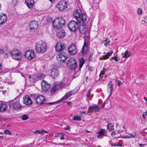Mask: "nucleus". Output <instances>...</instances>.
I'll return each mask as SVG.
<instances>
[{
	"label": "nucleus",
	"instance_id": "1",
	"mask_svg": "<svg viewBox=\"0 0 147 147\" xmlns=\"http://www.w3.org/2000/svg\"><path fill=\"white\" fill-rule=\"evenodd\" d=\"M47 47L45 42L40 40L36 42L35 44V50L39 54H42L46 52Z\"/></svg>",
	"mask_w": 147,
	"mask_h": 147
},
{
	"label": "nucleus",
	"instance_id": "2",
	"mask_svg": "<svg viewBox=\"0 0 147 147\" xmlns=\"http://www.w3.org/2000/svg\"><path fill=\"white\" fill-rule=\"evenodd\" d=\"M65 84L63 82H55L50 90L51 94L52 95L54 93L60 89L65 88Z\"/></svg>",
	"mask_w": 147,
	"mask_h": 147
},
{
	"label": "nucleus",
	"instance_id": "3",
	"mask_svg": "<svg viewBox=\"0 0 147 147\" xmlns=\"http://www.w3.org/2000/svg\"><path fill=\"white\" fill-rule=\"evenodd\" d=\"M12 58L16 61L20 60L22 56V53L19 50L13 49L9 52Z\"/></svg>",
	"mask_w": 147,
	"mask_h": 147
},
{
	"label": "nucleus",
	"instance_id": "4",
	"mask_svg": "<svg viewBox=\"0 0 147 147\" xmlns=\"http://www.w3.org/2000/svg\"><path fill=\"white\" fill-rule=\"evenodd\" d=\"M30 96L32 99L36 100V104L38 105L43 104L46 100L44 96L39 95L38 94H31Z\"/></svg>",
	"mask_w": 147,
	"mask_h": 147
},
{
	"label": "nucleus",
	"instance_id": "5",
	"mask_svg": "<svg viewBox=\"0 0 147 147\" xmlns=\"http://www.w3.org/2000/svg\"><path fill=\"white\" fill-rule=\"evenodd\" d=\"M65 24L64 20L61 18H56L53 22V27L57 29L63 27Z\"/></svg>",
	"mask_w": 147,
	"mask_h": 147
},
{
	"label": "nucleus",
	"instance_id": "6",
	"mask_svg": "<svg viewBox=\"0 0 147 147\" xmlns=\"http://www.w3.org/2000/svg\"><path fill=\"white\" fill-rule=\"evenodd\" d=\"M79 26V24L73 21L70 22L68 24V27L69 30L73 32H76L78 30Z\"/></svg>",
	"mask_w": 147,
	"mask_h": 147
},
{
	"label": "nucleus",
	"instance_id": "7",
	"mask_svg": "<svg viewBox=\"0 0 147 147\" xmlns=\"http://www.w3.org/2000/svg\"><path fill=\"white\" fill-rule=\"evenodd\" d=\"M67 66L71 70H74L77 67V63L76 60L70 58L67 61Z\"/></svg>",
	"mask_w": 147,
	"mask_h": 147
},
{
	"label": "nucleus",
	"instance_id": "8",
	"mask_svg": "<svg viewBox=\"0 0 147 147\" xmlns=\"http://www.w3.org/2000/svg\"><path fill=\"white\" fill-rule=\"evenodd\" d=\"M68 57V55L66 53L61 52L56 57L57 60L59 61L64 62L65 61Z\"/></svg>",
	"mask_w": 147,
	"mask_h": 147
},
{
	"label": "nucleus",
	"instance_id": "9",
	"mask_svg": "<svg viewBox=\"0 0 147 147\" xmlns=\"http://www.w3.org/2000/svg\"><path fill=\"white\" fill-rule=\"evenodd\" d=\"M27 72L28 70L26 69V72L24 74H21V76L25 78L26 80H28L31 83H32L38 80V79H37L36 78V77H32L29 74H27Z\"/></svg>",
	"mask_w": 147,
	"mask_h": 147
},
{
	"label": "nucleus",
	"instance_id": "10",
	"mask_svg": "<svg viewBox=\"0 0 147 147\" xmlns=\"http://www.w3.org/2000/svg\"><path fill=\"white\" fill-rule=\"evenodd\" d=\"M24 56L28 59L32 60L35 57L36 55L34 51L28 50L25 52Z\"/></svg>",
	"mask_w": 147,
	"mask_h": 147
},
{
	"label": "nucleus",
	"instance_id": "11",
	"mask_svg": "<svg viewBox=\"0 0 147 147\" xmlns=\"http://www.w3.org/2000/svg\"><path fill=\"white\" fill-rule=\"evenodd\" d=\"M41 84L42 90L43 93L46 92L50 89L51 85L47 81L43 80L41 82Z\"/></svg>",
	"mask_w": 147,
	"mask_h": 147
},
{
	"label": "nucleus",
	"instance_id": "12",
	"mask_svg": "<svg viewBox=\"0 0 147 147\" xmlns=\"http://www.w3.org/2000/svg\"><path fill=\"white\" fill-rule=\"evenodd\" d=\"M9 106L10 107H13L16 110H19L21 107V106L20 103L19 101L16 102L15 100H14L11 101Z\"/></svg>",
	"mask_w": 147,
	"mask_h": 147
},
{
	"label": "nucleus",
	"instance_id": "13",
	"mask_svg": "<svg viewBox=\"0 0 147 147\" xmlns=\"http://www.w3.org/2000/svg\"><path fill=\"white\" fill-rule=\"evenodd\" d=\"M68 50L69 53L71 55L76 54L78 51L76 45L74 44H71L69 46Z\"/></svg>",
	"mask_w": 147,
	"mask_h": 147
},
{
	"label": "nucleus",
	"instance_id": "14",
	"mask_svg": "<svg viewBox=\"0 0 147 147\" xmlns=\"http://www.w3.org/2000/svg\"><path fill=\"white\" fill-rule=\"evenodd\" d=\"M57 7L60 11H62L67 7V4L64 1H61L59 2L57 5Z\"/></svg>",
	"mask_w": 147,
	"mask_h": 147
},
{
	"label": "nucleus",
	"instance_id": "15",
	"mask_svg": "<svg viewBox=\"0 0 147 147\" xmlns=\"http://www.w3.org/2000/svg\"><path fill=\"white\" fill-rule=\"evenodd\" d=\"M81 13L82 11L80 9H77L74 11V17L79 23L81 22V19L80 17Z\"/></svg>",
	"mask_w": 147,
	"mask_h": 147
},
{
	"label": "nucleus",
	"instance_id": "16",
	"mask_svg": "<svg viewBox=\"0 0 147 147\" xmlns=\"http://www.w3.org/2000/svg\"><path fill=\"white\" fill-rule=\"evenodd\" d=\"M65 46L63 42H58L57 43L55 46V50L57 52H59L62 51L65 48Z\"/></svg>",
	"mask_w": 147,
	"mask_h": 147
},
{
	"label": "nucleus",
	"instance_id": "17",
	"mask_svg": "<svg viewBox=\"0 0 147 147\" xmlns=\"http://www.w3.org/2000/svg\"><path fill=\"white\" fill-rule=\"evenodd\" d=\"M100 107L96 104H93L92 105L89 106L88 109V113H90V111L91 112H99Z\"/></svg>",
	"mask_w": 147,
	"mask_h": 147
},
{
	"label": "nucleus",
	"instance_id": "18",
	"mask_svg": "<svg viewBox=\"0 0 147 147\" xmlns=\"http://www.w3.org/2000/svg\"><path fill=\"white\" fill-rule=\"evenodd\" d=\"M23 102L25 104L29 105H31L32 103V100H31L30 97L28 95H25L23 97Z\"/></svg>",
	"mask_w": 147,
	"mask_h": 147
},
{
	"label": "nucleus",
	"instance_id": "19",
	"mask_svg": "<svg viewBox=\"0 0 147 147\" xmlns=\"http://www.w3.org/2000/svg\"><path fill=\"white\" fill-rule=\"evenodd\" d=\"M79 31L81 34H84L86 35H89L88 31H86V28L84 25H80L79 26Z\"/></svg>",
	"mask_w": 147,
	"mask_h": 147
},
{
	"label": "nucleus",
	"instance_id": "20",
	"mask_svg": "<svg viewBox=\"0 0 147 147\" xmlns=\"http://www.w3.org/2000/svg\"><path fill=\"white\" fill-rule=\"evenodd\" d=\"M7 17L6 15L4 13H0V25L4 24L6 21Z\"/></svg>",
	"mask_w": 147,
	"mask_h": 147
},
{
	"label": "nucleus",
	"instance_id": "21",
	"mask_svg": "<svg viewBox=\"0 0 147 147\" xmlns=\"http://www.w3.org/2000/svg\"><path fill=\"white\" fill-rule=\"evenodd\" d=\"M29 26L31 30L36 29L38 26V22L35 21H32L30 24Z\"/></svg>",
	"mask_w": 147,
	"mask_h": 147
},
{
	"label": "nucleus",
	"instance_id": "22",
	"mask_svg": "<svg viewBox=\"0 0 147 147\" xmlns=\"http://www.w3.org/2000/svg\"><path fill=\"white\" fill-rule=\"evenodd\" d=\"M7 107V104L5 102L0 101V112H2L5 111Z\"/></svg>",
	"mask_w": 147,
	"mask_h": 147
},
{
	"label": "nucleus",
	"instance_id": "23",
	"mask_svg": "<svg viewBox=\"0 0 147 147\" xmlns=\"http://www.w3.org/2000/svg\"><path fill=\"white\" fill-rule=\"evenodd\" d=\"M106 131L105 129H101L98 132V135L97 136V137L98 138H102L104 136H106L105 135Z\"/></svg>",
	"mask_w": 147,
	"mask_h": 147
},
{
	"label": "nucleus",
	"instance_id": "24",
	"mask_svg": "<svg viewBox=\"0 0 147 147\" xmlns=\"http://www.w3.org/2000/svg\"><path fill=\"white\" fill-rule=\"evenodd\" d=\"M74 93H73V91L71 90L69 91L68 93L66 94L61 99L59 100V101H62L65 100L68 98L69 97L72 95Z\"/></svg>",
	"mask_w": 147,
	"mask_h": 147
},
{
	"label": "nucleus",
	"instance_id": "25",
	"mask_svg": "<svg viewBox=\"0 0 147 147\" xmlns=\"http://www.w3.org/2000/svg\"><path fill=\"white\" fill-rule=\"evenodd\" d=\"M25 3L29 8L32 7L34 4V0H25Z\"/></svg>",
	"mask_w": 147,
	"mask_h": 147
},
{
	"label": "nucleus",
	"instance_id": "26",
	"mask_svg": "<svg viewBox=\"0 0 147 147\" xmlns=\"http://www.w3.org/2000/svg\"><path fill=\"white\" fill-rule=\"evenodd\" d=\"M113 53V51L112 50H111L109 52L107 53L105 55L101 56L99 57V59L100 60H102L103 59H106L109 58V57Z\"/></svg>",
	"mask_w": 147,
	"mask_h": 147
},
{
	"label": "nucleus",
	"instance_id": "27",
	"mask_svg": "<svg viewBox=\"0 0 147 147\" xmlns=\"http://www.w3.org/2000/svg\"><path fill=\"white\" fill-rule=\"evenodd\" d=\"M136 135V132L131 134L127 133L126 135L123 136V138H124L130 139L135 138Z\"/></svg>",
	"mask_w": 147,
	"mask_h": 147
},
{
	"label": "nucleus",
	"instance_id": "28",
	"mask_svg": "<svg viewBox=\"0 0 147 147\" xmlns=\"http://www.w3.org/2000/svg\"><path fill=\"white\" fill-rule=\"evenodd\" d=\"M51 75L53 78H55L58 77L59 75V71L56 69H53L51 71Z\"/></svg>",
	"mask_w": 147,
	"mask_h": 147
},
{
	"label": "nucleus",
	"instance_id": "29",
	"mask_svg": "<svg viewBox=\"0 0 147 147\" xmlns=\"http://www.w3.org/2000/svg\"><path fill=\"white\" fill-rule=\"evenodd\" d=\"M113 85L112 81H110L107 85V90L109 93H110V95L112 92L113 89Z\"/></svg>",
	"mask_w": 147,
	"mask_h": 147
},
{
	"label": "nucleus",
	"instance_id": "30",
	"mask_svg": "<svg viewBox=\"0 0 147 147\" xmlns=\"http://www.w3.org/2000/svg\"><path fill=\"white\" fill-rule=\"evenodd\" d=\"M65 35V32L64 30H61L57 32V36L58 38H59L63 37Z\"/></svg>",
	"mask_w": 147,
	"mask_h": 147
},
{
	"label": "nucleus",
	"instance_id": "31",
	"mask_svg": "<svg viewBox=\"0 0 147 147\" xmlns=\"http://www.w3.org/2000/svg\"><path fill=\"white\" fill-rule=\"evenodd\" d=\"M81 19V21H82V23L86 25L88 23V21L87 16L86 14L84 13L82 14Z\"/></svg>",
	"mask_w": 147,
	"mask_h": 147
},
{
	"label": "nucleus",
	"instance_id": "32",
	"mask_svg": "<svg viewBox=\"0 0 147 147\" xmlns=\"http://www.w3.org/2000/svg\"><path fill=\"white\" fill-rule=\"evenodd\" d=\"M88 48V45L84 44L82 51V55H84L86 53Z\"/></svg>",
	"mask_w": 147,
	"mask_h": 147
},
{
	"label": "nucleus",
	"instance_id": "33",
	"mask_svg": "<svg viewBox=\"0 0 147 147\" xmlns=\"http://www.w3.org/2000/svg\"><path fill=\"white\" fill-rule=\"evenodd\" d=\"M79 69H80L82 67L83 65L85 63V60L83 58H81V59H79Z\"/></svg>",
	"mask_w": 147,
	"mask_h": 147
},
{
	"label": "nucleus",
	"instance_id": "34",
	"mask_svg": "<svg viewBox=\"0 0 147 147\" xmlns=\"http://www.w3.org/2000/svg\"><path fill=\"white\" fill-rule=\"evenodd\" d=\"M107 129L110 131H111L114 130L113 125L111 123H109L107 126Z\"/></svg>",
	"mask_w": 147,
	"mask_h": 147
},
{
	"label": "nucleus",
	"instance_id": "35",
	"mask_svg": "<svg viewBox=\"0 0 147 147\" xmlns=\"http://www.w3.org/2000/svg\"><path fill=\"white\" fill-rule=\"evenodd\" d=\"M45 76V75L43 74H40L38 75L37 77H36V78L38 80L39 79H42L44 78Z\"/></svg>",
	"mask_w": 147,
	"mask_h": 147
},
{
	"label": "nucleus",
	"instance_id": "36",
	"mask_svg": "<svg viewBox=\"0 0 147 147\" xmlns=\"http://www.w3.org/2000/svg\"><path fill=\"white\" fill-rule=\"evenodd\" d=\"M4 82L6 83H7L9 84H12L13 83V82L11 81V78H6V79L5 81H4Z\"/></svg>",
	"mask_w": 147,
	"mask_h": 147
},
{
	"label": "nucleus",
	"instance_id": "37",
	"mask_svg": "<svg viewBox=\"0 0 147 147\" xmlns=\"http://www.w3.org/2000/svg\"><path fill=\"white\" fill-rule=\"evenodd\" d=\"M130 56V55L129 54L128 52L127 51H126L123 56V57L125 58H127Z\"/></svg>",
	"mask_w": 147,
	"mask_h": 147
},
{
	"label": "nucleus",
	"instance_id": "38",
	"mask_svg": "<svg viewBox=\"0 0 147 147\" xmlns=\"http://www.w3.org/2000/svg\"><path fill=\"white\" fill-rule=\"evenodd\" d=\"M110 42V40L109 39H105L104 40V44L105 46L106 47L108 46Z\"/></svg>",
	"mask_w": 147,
	"mask_h": 147
},
{
	"label": "nucleus",
	"instance_id": "39",
	"mask_svg": "<svg viewBox=\"0 0 147 147\" xmlns=\"http://www.w3.org/2000/svg\"><path fill=\"white\" fill-rule=\"evenodd\" d=\"M73 119L75 121H80L81 120V119L79 116L75 115L73 117Z\"/></svg>",
	"mask_w": 147,
	"mask_h": 147
},
{
	"label": "nucleus",
	"instance_id": "40",
	"mask_svg": "<svg viewBox=\"0 0 147 147\" xmlns=\"http://www.w3.org/2000/svg\"><path fill=\"white\" fill-rule=\"evenodd\" d=\"M86 35L87 36H85L84 38V44L88 45V43L89 41V38L87 35Z\"/></svg>",
	"mask_w": 147,
	"mask_h": 147
},
{
	"label": "nucleus",
	"instance_id": "41",
	"mask_svg": "<svg viewBox=\"0 0 147 147\" xmlns=\"http://www.w3.org/2000/svg\"><path fill=\"white\" fill-rule=\"evenodd\" d=\"M111 146L112 147L113 146H122L118 142H115L113 144H111Z\"/></svg>",
	"mask_w": 147,
	"mask_h": 147
},
{
	"label": "nucleus",
	"instance_id": "42",
	"mask_svg": "<svg viewBox=\"0 0 147 147\" xmlns=\"http://www.w3.org/2000/svg\"><path fill=\"white\" fill-rule=\"evenodd\" d=\"M79 113L80 114L79 117H80V118L81 119V118H84V117L85 115H86V113L85 112H80Z\"/></svg>",
	"mask_w": 147,
	"mask_h": 147
},
{
	"label": "nucleus",
	"instance_id": "43",
	"mask_svg": "<svg viewBox=\"0 0 147 147\" xmlns=\"http://www.w3.org/2000/svg\"><path fill=\"white\" fill-rule=\"evenodd\" d=\"M137 12L138 15H140L142 14V11L141 9L139 8L137 10Z\"/></svg>",
	"mask_w": 147,
	"mask_h": 147
},
{
	"label": "nucleus",
	"instance_id": "44",
	"mask_svg": "<svg viewBox=\"0 0 147 147\" xmlns=\"http://www.w3.org/2000/svg\"><path fill=\"white\" fill-rule=\"evenodd\" d=\"M61 102V101H59V100H57V101H55V102L47 103L46 104L47 105H53L57 103L58 102Z\"/></svg>",
	"mask_w": 147,
	"mask_h": 147
},
{
	"label": "nucleus",
	"instance_id": "45",
	"mask_svg": "<svg viewBox=\"0 0 147 147\" xmlns=\"http://www.w3.org/2000/svg\"><path fill=\"white\" fill-rule=\"evenodd\" d=\"M28 119V116L26 115H23L22 116V119L23 120H26Z\"/></svg>",
	"mask_w": 147,
	"mask_h": 147
},
{
	"label": "nucleus",
	"instance_id": "46",
	"mask_svg": "<svg viewBox=\"0 0 147 147\" xmlns=\"http://www.w3.org/2000/svg\"><path fill=\"white\" fill-rule=\"evenodd\" d=\"M146 116H147V111L145 112H144L142 115V117L144 119L146 118Z\"/></svg>",
	"mask_w": 147,
	"mask_h": 147
},
{
	"label": "nucleus",
	"instance_id": "47",
	"mask_svg": "<svg viewBox=\"0 0 147 147\" xmlns=\"http://www.w3.org/2000/svg\"><path fill=\"white\" fill-rule=\"evenodd\" d=\"M4 134H8L9 135H10L11 134V132L9 130H6L4 131Z\"/></svg>",
	"mask_w": 147,
	"mask_h": 147
},
{
	"label": "nucleus",
	"instance_id": "48",
	"mask_svg": "<svg viewBox=\"0 0 147 147\" xmlns=\"http://www.w3.org/2000/svg\"><path fill=\"white\" fill-rule=\"evenodd\" d=\"M144 139L145 140H146V143H145V144H139V146H141V147H144V146H145L147 144V139L146 138H144Z\"/></svg>",
	"mask_w": 147,
	"mask_h": 147
},
{
	"label": "nucleus",
	"instance_id": "49",
	"mask_svg": "<svg viewBox=\"0 0 147 147\" xmlns=\"http://www.w3.org/2000/svg\"><path fill=\"white\" fill-rule=\"evenodd\" d=\"M90 89H89L88 91L86 94V96L87 97H89L90 96Z\"/></svg>",
	"mask_w": 147,
	"mask_h": 147
},
{
	"label": "nucleus",
	"instance_id": "50",
	"mask_svg": "<svg viewBox=\"0 0 147 147\" xmlns=\"http://www.w3.org/2000/svg\"><path fill=\"white\" fill-rule=\"evenodd\" d=\"M111 59H113L114 61L116 62L118 61V59H117V57H116V56L112 57H111Z\"/></svg>",
	"mask_w": 147,
	"mask_h": 147
},
{
	"label": "nucleus",
	"instance_id": "51",
	"mask_svg": "<svg viewBox=\"0 0 147 147\" xmlns=\"http://www.w3.org/2000/svg\"><path fill=\"white\" fill-rule=\"evenodd\" d=\"M59 134H60L62 136V137H61L60 138V139L61 140H63L64 139V137H63V136L64 135V134L63 133H59L58 134V135H59Z\"/></svg>",
	"mask_w": 147,
	"mask_h": 147
},
{
	"label": "nucleus",
	"instance_id": "52",
	"mask_svg": "<svg viewBox=\"0 0 147 147\" xmlns=\"http://www.w3.org/2000/svg\"><path fill=\"white\" fill-rule=\"evenodd\" d=\"M104 70L101 71L100 72V76H101L105 74Z\"/></svg>",
	"mask_w": 147,
	"mask_h": 147
},
{
	"label": "nucleus",
	"instance_id": "53",
	"mask_svg": "<svg viewBox=\"0 0 147 147\" xmlns=\"http://www.w3.org/2000/svg\"><path fill=\"white\" fill-rule=\"evenodd\" d=\"M116 134L115 132L114 131L113 132H112L111 133V135L113 137H115V138H116L115 136V135Z\"/></svg>",
	"mask_w": 147,
	"mask_h": 147
},
{
	"label": "nucleus",
	"instance_id": "54",
	"mask_svg": "<svg viewBox=\"0 0 147 147\" xmlns=\"http://www.w3.org/2000/svg\"><path fill=\"white\" fill-rule=\"evenodd\" d=\"M65 130H70V127L69 126H66L64 128Z\"/></svg>",
	"mask_w": 147,
	"mask_h": 147
},
{
	"label": "nucleus",
	"instance_id": "55",
	"mask_svg": "<svg viewBox=\"0 0 147 147\" xmlns=\"http://www.w3.org/2000/svg\"><path fill=\"white\" fill-rule=\"evenodd\" d=\"M43 132H45L46 133H48V132L44 130H42L41 131H40V134H43Z\"/></svg>",
	"mask_w": 147,
	"mask_h": 147
},
{
	"label": "nucleus",
	"instance_id": "56",
	"mask_svg": "<svg viewBox=\"0 0 147 147\" xmlns=\"http://www.w3.org/2000/svg\"><path fill=\"white\" fill-rule=\"evenodd\" d=\"M116 82L117 84H118L119 85H120L122 84V82L118 80H117Z\"/></svg>",
	"mask_w": 147,
	"mask_h": 147
},
{
	"label": "nucleus",
	"instance_id": "57",
	"mask_svg": "<svg viewBox=\"0 0 147 147\" xmlns=\"http://www.w3.org/2000/svg\"><path fill=\"white\" fill-rule=\"evenodd\" d=\"M35 133L40 134V131L38 130H36L34 131Z\"/></svg>",
	"mask_w": 147,
	"mask_h": 147
},
{
	"label": "nucleus",
	"instance_id": "58",
	"mask_svg": "<svg viewBox=\"0 0 147 147\" xmlns=\"http://www.w3.org/2000/svg\"><path fill=\"white\" fill-rule=\"evenodd\" d=\"M3 52V50L1 48H0V55Z\"/></svg>",
	"mask_w": 147,
	"mask_h": 147
},
{
	"label": "nucleus",
	"instance_id": "59",
	"mask_svg": "<svg viewBox=\"0 0 147 147\" xmlns=\"http://www.w3.org/2000/svg\"><path fill=\"white\" fill-rule=\"evenodd\" d=\"M67 103L69 105H71V103L70 102H67Z\"/></svg>",
	"mask_w": 147,
	"mask_h": 147
},
{
	"label": "nucleus",
	"instance_id": "60",
	"mask_svg": "<svg viewBox=\"0 0 147 147\" xmlns=\"http://www.w3.org/2000/svg\"><path fill=\"white\" fill-rule=\"evenodd\" d=\"M2 91V93L3 94H5V92H6V90H3V91Z\"/></svg>",
	"mask_w": 147,
	"mask_h": 147
},
{
	"label": "nucleus",
	"instance_id": "61",
	"mask_svg": "<svg viewBox=\"0 0 147 147\" xmlns=\"http://www.w3.org/2000/svg\"><path fill=\"white\" fill-rule=\"evenodd\" d=\"M143 98L146 101H147V99L146 98V97H143Z\"/></svg>",
	"mask_w": 147,
	"mask_h": 147
},
{
	"label": "nucleus",
	"instance_id": "62",
	"mask_svg": "<svg viewBox=\"0 0 147 147\" xmlns=\"http://www.w3.org/2000/svg\"><path fill=\"white\" fill-rule=\"evenodd\" d=\"M105 102L104 104H103L102 106H101V107H103L105 105Z\"/></svg>",
	"mask_w": 147,
	"mask_h": 147
},
{
	"label": "nucleus",
	"instance_id": "63",
	"mask_svg": "<svg viewBox=\"0 0 147 147\" xmlns=\"http://www.w3.org/2000/svg\"><path fill=\"white\" fill-rule=\"evenodd\" d=\"M106 53L105 52H104V53H103V54H104V55H106Z\"/></svg>",
	"mask_w": 147,
	"mask_h": 147
},
{
	"label": "nucleus",
	"instance_id": "64",
	"mask_svg": "<svg viewBox=\"0 0 147 147\" xmlns=\"http://www.w3.org/2000/svg\"><path fill=\"white\" fill-rule=\"evenodd\" d=\"M77 73H78V75L77 76H78V75H79V72H77Z\"/></svg>",
	"mask_w": 147,
	"mask_h": 147
}]
</instances>
